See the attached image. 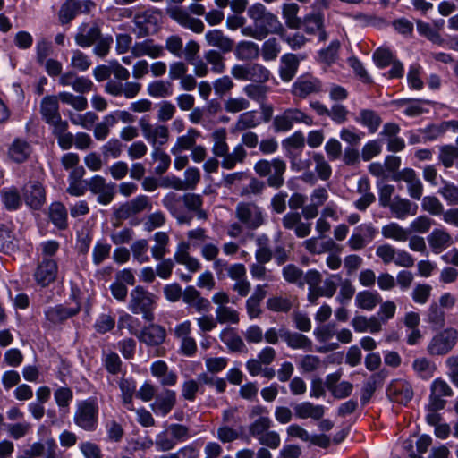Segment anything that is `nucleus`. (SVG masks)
Returning a JSON list of instances; mask_svg holds the SVG:
<instances>
[{"label":"nucleus","instance_id":"nucleus-1","mask_svg":"<svg viewBox=\"0 0 458 458\" xmlns=\"http://www.w3.org/2000/svg\"><path fill=\"white\" fill-rule=\"evenodd\" d=\"M249 18L253 25L246 26L241 30L245 37L257 40L265 39L269 34H282L284 25L279 18L261 3H255L247 10Z\"/></svg>","mask_w":458,"mask_h":458},{"label":"nucleus","instance_id":"nucleus-2","mask_svg":"<svg viewBox=\"0 0 458 458\" xmlns=\"http://www.w3.org/2000/svg\"><path fill=\"white\" fill-rule=\"evenodd\" d=\"M213 142L212 153L216 157H222L221 165L224 169L232 170L237 164H243L247 158V151L242 145H236L229 152L227 131L225 128L215 130L210 135Z\"/></svg>","mask_w":458,"mask_h":458},{"label":"nucleus","instance_id":"nucleus-3","mask_svg":"<svg viewBox=\"0 0 458 458\" xmlns=\"http://www.w3.org/2000/svg\"><path fill=\"white\" fill-rule=\"evenodd\" d=\"M254 171L260 177H267V183L269 187L279 189L284 183L286 163L280 158L271 161L261 159L255 163Z\"/></svg>","mask_w":458,"mask_h":458},{"label":"nucleus","instance_id":"nucleus-4","mask_svg":"<svg viewBox=\"0 0 458 458\" xmlns=\"http://www.w3.org/2000/svg\"><path fill=\"white\" fill-rule=\"evenodd\" d=\"M235 218L247 229L256 230L265 224V214L254 201H241L235 207Z\"/></svg>","mask_w":458,"mask_h":458},{"label":"nucleus","instance_id":"nucleus-5","mask_svg":"<svg viewBox=\"0 0 458 458\" xmlns=\"http://www.w3.org/2000/svg\"><path fill=\"white\" fill-rule=\"evenodd\" d=\"M151 208L152 203L149 198L146 195H139L114 208L113 216L115 222H114L113 225L119 226L123 221L133 218L139 214L146 210H150Z\"/></svg>","mask_w":458,"mask_h":458},{"label":"nucleus","instance_id":"nucleus-6","mask_svg":"<svg viewBox=\"0 0 458 458\" xmlns=\"http://www.w3.org/2000/svg\"><path fill=\"white\" fill-rule=\"evenodd\" d=\"M99 407L95 398L81 401L74 413V423L87 431L97 428Z\"/></svg>","mask_w":458,"mask_h":458},{"label":"nucleus","instance_id":"nucleus-7","mask_svg":"<svg viewBox=\"0 0 458 458\" xmlns=\"http://www.w3.org/2000/svg\"><path fill=\"white\" fill-rule=\"evenodd\" d=\"M231 74L240 81H250L256 83H264L269 80L270 72L264 65L258 63L235 64L231 69Z\"/></svg>","mask_w":458,"mask_h":458},{"label":"nucleus","instance_id":"nucleus-8","mask_svg":"<svg viewBox=\"0 0 458 458\" xmlns=\"http://www.w3.org/2000/svg\"><path fill=\"white\" fill-rule=\"evenodd\" d=\"M458 340V332L454 328H446L430 340L427 351L432 356H443L450 352Z\"/></svg>","mask_w":458,"mask_h":458},{"label":"nucleus","instance_id":"nucleus-9","mask_svg":"<svg viewBox=\"0 0 458 458\" xmlns=\"http://www.w3.org/2000/svg\"><path fill=\"white\" fill-rule=\"evenodd\" d=\"M86 184L89 191L97 196L99 204L106 206L114 200L116 187L114 182H107L104 177L95 175Z\"/></svg>","mask_w":458,"mask_h":458},{"label":"nucleus","instance_id":"nucleus-10","mask_svg":"<svg viewBox=\"0 0 458 458\" xmlns=\"http://www.w3.org/2000/svg\"><path fill=\"white\" fill-rule=\"evenodd\" d=\"M152 303V295L142 286H137L130 293L129 309L135 314L142 313L144 318L148 321L153 319L149 312Z\"/></svg>","mask_w":458,"mask_h":458},{"label":"nucleus","instance_id":"nucleus-11","mask_svg":"<svg viewBox=\"0 0 458 458\" xmlns=\"http://www.w3.org/2000/svg\"><path fill=\"white\" fill-rule=\"evenodd\" d=\"M143 137L152 145L154 149L165 145L169 140V130L165 125H152L147 119L139 121Z\"/></svg>","mask_w":458,"mask_h":458},{"label":"nucleus","instance_id":"nucleus-12","mask_svg":"<svg viewBox=\"0 0 458 458\" xmlns=\"http://www.w3.org/2000/svg\"><path fill=\"white\" fill-rule=\"evenodd\" d=\"M22 197L26 205L36 210L40 209L46 202L45 189L37 181H31L24 184Z\"/></svg>","mask_w":458,"mask_h":458},{"label":"nucleus","instance_id":"nucleus-13","mask_svg":"<svg viewBox=\"0 0 458 458\" xmlns=\"http://www.w3.org/2000/svg\"><path fill=\"white\" fill-rule=\"evenodd\" d=\"M393 179L394 181H403L407 184V191L411 199L416 200L421 199L423 184L413 169L404 168L397 172Z\"/></svg>","mask_w":458,"mask_h":458},{"label":"nucleus","instance_id":"nucleus-14","mask_svg":"<svg viewBox=\"0 0 458 458\" xmlns=\"http://www.w3.org/2000/svg\"><path fill=\"white\" fill-rule=\"evenodd\" d=\"M430 392L428 408L433 411L444 409L446 402L442 397L453 394L452 388L442 378H437L432 382Z\"/></svg>","mask_w":458,"mask_h":458},{"label":"nucleus","instance_id":"nucleus-15","mask_svg":"<svg viewBox=\"0 0 458 458\" xmlns=\"http://www.w3.org/2000/svg\"><path fill=\"white\" fill-rule=\"evenodd\" d=\"M166 13L181 26L190 29L193 32L201 33L204 30V23L199 19L191 17L186 10L180 6L166 8Z\"/></svg>","mask_w":458,"mask_h":458},{"label":"nucleus","instance_id":"nucleus-16","mask_svg":"<svg viewBox=\"0 0 458 458\" xmlns=\"http://www.w3.org/2000/svg\"><path fill=\"white\" fill-rule=\"evenodd\" d=\"M377 230L370 224H363L355 229V232L349 238L347 244L352 250H360L371 242Z\"/></svg>","mask_w":458,"mask_h":458},{"label":"nucleus","instance_id":"nucleus-17","mask_svg":"<svg viewBox=\"0 0 458 458\" xmlns=\"http://www.w3.org/2000/svg\"><path fill=\"white\" fill-rule=\"evenodd\" d=\"M141 89V84L135 81L123 83L115 80L108 81L105 85V91L114 97L124 96L126 98H135Z\"/></svg>","mask_w":458,"mask_h":458},{"label":"nucleus","instance_id":"nucleus-18","mask_svg":"<svg viewBox=\"0 0 458 458\" xmlns=\"http://www.w3.org/2000/svg\"><path fill=\"white\" fill-rule=\"evenodd\" d=\"M131 55L137 58L147 55L157 59L165 55V48L163 46L156 44L153 39L148 38L134 43L131 47Z\"/></svg>","mask_w":458,"mask_h":458},{"label":"nucleus","instance_id":"nucleus-19","mask_svg":"<svg viewBox=\"0 0 458 458\" xmlns=\"http://www.w3.org/2000/svg\"><path fill=\"white\" fill-rule=\"evenodd\" d=\"M280 337L291 349H299L304 352L312 351V341L308 336L301 333L292 332L286 328H281Z\"/></svg>","mask_w":458,"mask_h":458},{"label":"nucleus","instance_id":"nucleus-20","mask_svg":"<svg viewBox=\"0 0 458 458\" xmlns=\"http://www.w3.org/2000/svg\"><path fill=\"white\" fill-rule=\"evenodd\" d=\"M322 91V83L316 78H299L292 87L293 95L306 98L310 94Z\"/></svg>","mask_w":458,"mask_h":458},{"label":"nucleus","instance_id":"nucleus-21","mask_svg":"<svg viewBox=\"0 0 458 458\" xmlns=\"http://www.w3.org/2000/svg\"><path fill=\"white\" fill-rule=\"evenodd\" d=\"M182 301L189 307L193 308L198 313L208 312L210 310V301L201 296L194 286H187L183 291Z\"/></svg>","mask_w":458,"mask_h":458},{"label":"nucleus","instance_id":"nucleus-22","mask_svg":"<svg viewBox=\"0 0 458 458\" xmlns=\"http://www.w3.org/2000/svg\"><path fill=\"white\" fill-rule=\"evenodd\" d=\"M176 403V393L173 390L165 389L156 396L155 402L150 405L157 415L166 416Z\"/></svg>","mask_w":458,"mask_h":458},{"label":"nucleus","instance_id":"nucleus-23","mask_svg":"<svg viewBox=\"0 0 458 458\" xmlns=\"http://www.w3.org/2000/svg\"><path fill=\"white\" fill-rule=\"evenodd\" d=\"M181 201V197L177 196V194L174 192H170L164 197L162 203L176 218L180 225H190L193 216L180 209L179 204Z\"/></svg>","mask_w":458,"mask_h":458},{"label":"nucleus","instance_id":"nucleus-24","mask_svg":"<svg viewBox=\"0 0 458 458\" xmlns=\"http://www.w3.org/2000/svg\"><path fill=\"white\" fill-rule=\"evenodd\" d=\"M391 213L398 219H404L409 216H415L418 211V205L406 198L395 196L393 202L387 207Z\"/></svg>","mask_w":458,"mask_h":458},{"label":"nucleus","instance_id":"nucleus-25","mask_svg":"<svg viewBox=\"0 0 458 458\" xmlns=\"http://www.w3.org/2000/svg\"><path fill=\"white\" fill-rule=\"evenodd\" d=\"M101 37V30L96 23L89 25L83 23L80 26L75 36V42L81 47H89Z\"/></svg>","mask_w":458,"mask_h":458},{"label":"nucleus","instance_id":"nucleus-26","mask_svg":"<svg viewBox=\"0 0 458 458\" xmlns=\"http://www.w3.org/2000/svg\"><path fill=\"white\" fill-rule=\"evenodd\" d=\"M56 274L57 265L55 261L44 259L35 272V279L38 284L47 286L55 279Z\"/></svg>","mask_w":458,"mask_h":458},{"label":"nucleus","instance_id":"nucleus-27","mask_svg":"<svg viewBox=\"0 0 458 458\" xmlns=\"http://www.w3.org/2000/svg\"><path fill=\"white\" fill-rule=\"evenodd\" d=\"M357 192L361 194V197L354 201V207L360 211H365L376 200V197L371 192V186L369 180L367 177H362L358 181Z\"/></svg>","mask_w":458,"mask_h":458},{"label":"nucleus","instance_id":"nucleus-28","mask_svg":"<svg viewBox=\"0 0 458 458\" xmlns=\"http://www.w3.org/2000/svg\"><path fill=\"white\" fill-rule=\"evenodd\" d=\"M304 30L310 35H318V40L325 42L327 39V33L324 30L323 16L320 13H310L301 21Z\"/></svg>","mask_w":458,"mask_h":458},{"label":"nucleus","instance_id":"nucleus-29","mask_svg":"<svg viewBox=\"0 0 458 458\" xmlns=\"http://www.w3.org/2000/svg\"><path fill=\"white\" fill-rule=\"evenodd\" d=\"M205 39L208 46L217 47L223 53L231 52L234 46L233 40L220 30H208L205 34Z\"/></svg>","mask_w":458,"mask_h":458},{"label":"nucleus","instance_id":"nucleus-30","mask_svg":"<svg viewBox=\"0 0 458 458\" xmlns=\"http://www.w3.org/2000/svg\"><path fill=\"white\" fill-rule=\"evenodd\" d=\"M58 102L59 100L55 95H48L42 98L39 111L47 123L61 117Z\"/></svg>","mask_w":458,"mask_h":458},{"label":"nucleus","instance_id":"nucleus-31","mask_svg":"<svg viewBox=\"0 0 458 458\" xmlns=\"http://www.w3.org/2000/svg\"><path fill=\"white\" fill-rule=\"evenodd\" d=\"M184 207L195 215L197 219L206 221L208 212L203 208V198L199 194L186 193L182 197Z\"/></svg>","mask_w":458,"mask_h":458},{"label":"nucleus","instance_id":"nucleus-32","mask_svg":"<svg viewBox=\"0 0 458 458\" xmlns=\"http://www.w3.org/2000/svg\"><path fill=\"white\" fill-rule=\"evenodd\" d=\"M139 339L148 345H159L165 339V330L158 325L152 324L145 327L139 335Z\"/></svg>","mask_w":458,"mask_h":458},{"label":"nucleus","instance_id":"nucleus-33","mask_svg":"<svg viewBox=\"0 0 458 458\" xmlns=\"http://www.w3.org/2000/svg\"><path fill=\"white\" fill-rule=\"evenodd\" d=\"M295 416L301 420L313 419L318 420L322 419L325 413V408L322 405H315L310 402H303L293 407Z\"/></svg>","mask_w":458,"mask_h":458},{"label":"nucleus","instance_id":"nucleus-34","mask_svg":"<svg viewBox=\"0 0 458 458\" xmlns=\"http://www.w3.org/2000/svg\"><path fill=\"white\" fill-rule=\"evenodd\" d=\"M199 137L200 132L197 129L189 128L185 135L177 138L176 142L171 148V153L177 156L184 150H191Z\"/></svg>","mask_w":458,"mask_h":458},{"label":"nucleus","instance_id":"nucleus-35","mask_svg":"<svg viewBox=\"0 0 458 458\" xmlns=\"http://www.w3.org/2000/svg\"><path fill=\"white\" fill-rule=\"evenodd\" d=\"M133 23L139 29V38L148 36L151 27L157 24L155 13L149 10L138 13L133 18Z\"/></svg>","mask_w":458,"mask_h":458},{"label":"nucleus","instance_id":"nucleus-36","mask_svg":"<svg viewBox=\"0 0 458 458\" xmlns=\"http://www.w3.org/2000/svg\"><path fill=\"white\" fill-rule=\"evenodd\" d=\"M79 307L76 308H65L62 305H57L55 307L49 308L46 312L45 316L47 320L51 325H57L69 318L73 317L79 312Z\"/></svg>","mask_w":458,"mask_h":458},{"label":"nucleus","instance_id":"nucleus-37","mask_svg":"<svg viewBox=\"0 0 458 458\" xmlns=\"http://www.w3.org/2000/svg\"><path fill=\"white\" fill-rule=\"evenodd\" d=\"M300 60L294 54H286L281 57V66L279 70L280 77L284 81H290L295 76Z\"/></svg>","mask_w":458,"mask_h":458},{"label":"nucleus","instance_id":"nucleus-38","mask_svg":"<svg viewBox=\"0 0 458 458\" xmlns=\"http://www.w3.org/2000/svg\"><path fill=\"white\" fill-rule=\"evenodd\" d=\"M390 396H392L395 402L401 403H406L411 400L413 396V391L411 386L403 381H396L390 385L387 389Z\"/></svg>","mask_w":458,"mask_h":458},{"label":"nucleus","instance_id":"nucleus-39","mask_svg":"<svg viewBox=\"0 0 458 458\" xmlns=\"http://www.w3.org/2000/svg\"><path fill=\"white\" fill-rule=\"evenodd\" d=\"M30 153V145L21 139H15L8 149L9 157L16 163H22L26 161Z\"/></svg>","mask_w":458,"mask_h":458},{"label":"nucleus","instance_id":"nucleus-40","mask_svg":"<svg viewBox=\"0 0 458 458\" xmlns=\"http://www.w3.org/2000/svg\"><path fill=\"white\" fill-rule=\"evenodd\" d=\"M428 242L433 251L439 253L452 244V237L443 229H435L428 235Z\"/></svg>","mask_w":458,"mask_h":458},{"label":"nucleus","instance_id":"nucleus-41","mask_svg":"<svg viewBox=\"0 0 458 458\" xmlns=\"http://www.w3.org/2000/svg\"><path fill=\"white\" fill-rule=\"evenodd\" d=\"M219 338L232 352H242L245 349L244 342L234 328H224L219 334Z\"/></svg>","mask_w":458,"mask_h":458},{"label":"nucleus","instance_id":"nucleus-42","mask_svg":"<svg viewBox=\"0 0 458 458\" xmlns=\"http://www.w3.org/2000/svg\"><path fill=\"white\" fill-rule=\"evenodd\" d=\"M234 53L238 60L251 61L259 57L260 49L255 42L241 41L237 44Z\"/></svg>","mask_w":458,"mask_h":458},{"label":"nucleus","instance_id":"nucleus-43","mask_svg":"<svg viewBox=\"0 0 458 458\" xmlns=\"http://www.w3.org/2000/svg\"><path fill=\"white\" fill-rule=\"evenodd\" d=\"M259 123L260 121L257 117L255 111L245 112L238 116L232 129V132L236 133L249 131L256 128Z\"/></svg>","mask_w":458,"mask_h":458},{"label":"nucleus","instance_id":"nucleus-44","mask_svg":"<svg viewBox=\"0 0 458 458\" xmlns=\"http://www.w3.org/2000/svg\"><path fill=\"white\" fill-rule=\"evenodd\" d=\"M382 299L377 292L362 291L360 292L355 298V303L358 308L365 310H372L379 303Z\"/></svg>","mask_w":458,"mask_h":458},{"label":"nucleus","instance_id":"nucleus-45","mask_svg":"<svg viewBox=\"0 0 458 458\" xmlns=\"http://www.w3.org/2000/svg\"><path fill=\"white\" fill-rule=\"evenodd\" d=\"M123 406L129 411H134L133 395L136 394V384L128 378H122L119 383Z\"/></svg>","mask_w":458,"mask_h":458},{"label":"nucleus","instance_id":"nucleus-46","mask_svg":"<svg viewBox=\"0 0 458 458\" xmlns=\"http://www.w3.org/2000/svg\"><path fill=\"white\" fill-rule=\"evenodd\" d=\"M4 207L9 211H14L21 208L22 200L19 191L14 188L4 189L0 193Z\"/></svg>","mask_w":458,"mask_h":458},{"label":"nucleus","instance_id":"nucleus-47","mask_svg":"<svg viewBox=\"0 0 458 458\" xmlns=\"http://www.w3.org/2000/svg\"><path fill=\"white\" fill-rule=\"evenodd\" d=\"M299 5L295 3L284 4L282 7V15L285 25L293 30L301 26V20L298 17Z\"/></svg>","mask_w":458,"mask_h":458},{"label":"nucleus","instance_id":"nucleus-48","mask_svg":"<svg viewBox=\"0 0 458 458\" xmlns=\"http://www.w3.org/2000/svg\"><path fill=\"white\" fill-rule=\"evenodd\" d=\"M381 233L385 238L397 242H405L409 239V231L394 222L384 225Z\"/></svg>","mask_w":458,"mask_h":458},{"label":"nucleus","instance_id":"nucleus-49","mask_svg":"<svg viewBox=\"0 0 458 458\" xmlns=\"http://www.w3.org/2000/svg\"><path fill=\"white\" fill-rule=\"evenodd\" d=\"M59 101L70 105L76 111H84L88 107V100L85 97L74 95L70 92L63 91L56 95Z\"/></svg>","mask_w":458,"mask_h":458},{"label":"nucleus","instance_id":"nucleus-50","mask_svg":"<svg viewBox=\"0 0 458 458\" xmlns=\"http://www.w3.org/2000/svg\"><path fill=\"white\" fill-rule=\"evenodd\" d=\"M216 318L218 324H238L239 312L229 306H218L216 309Z\"/></svg>","mask_w":458,"mask_h":458},{"label":"nucleus","instance_id":"nucleus-51","mask_svg":"<svg viewBox=\"0 0 458 458\" xmlns=\"http://www.w3.org/2000/svg\"><path fill=\"white\" fill-rule=\"evenodd\" d=\"M200 180V173L196 167H189L184 173V182L178 180L174 188L176 190L194 189Z\"/></svg>","mask_w":458,"mask_h":458},{"label":"nucleus","instance_id":"nucleus-52","mask_svg":"<svg viewBox=\"0 0 458 458\" xmlns=\"http://www.w3.org/2000/svg\"><path fill=\"white\" fill-rule=\"evenodd\" d=\"M155 246L151 248V253L155 259L161 260L167 252L169 236L165 232H157L154 235Z\"/></svg>","mask_w":458,"mask_h":458},{"label":"nucleus","instance_id":"nucleus-53","mask_svg":"<svg viewBox=\"0 0 458 458\" xmlns=\"http://www.w3.org/2000/svg\"><path fill=\"white\" fill-rule=\"evenodd\" d=\"M268 238L265 235L257 239L258 248L255 251V259L259 263H268L273 258V252L268 244Z\"/></svg>","mask_w":458,"mask_h":458},{"label":"nucleus","instance_id":"nucleus-54","mask_svg":"<svg viewBox=\"0 0 458 458\" xmlns=\"http://www.w3.org/2000/svg\"><path fill=\"white\" fill-rule=\"evenodd\" d=\"M81 4L75 0H67L61 7L59 20L63 24L70 22L79 13Z\"/></svg>","mask_w":458,"mask_h":458},{"label":"nucleus","instance_id":"nucleus-55","mask_svg":"<svg viewBox=\"0 0 458 458\" xmlns=\"http://www.w3.org/2000/svg\"><path fill=\"white\" fill-rule=\"evenodd\" d=\"M16 247V239L13 231L4 225H0V251L9 253Z\"/></svg>","mask_w":458,"mask_h":458},{"label":"nucleus","instance_id":"nucleus-56","mask_svg":"<svg viewBox=\"0 0 458 458\" xmlns=\"http://www.w3.org/2000/svg\"><path fill=\"white\" fill-rule=\"evenodd\" d=\"M50 219L60 229L67 226V211L65 207L59 203H53L50 207Z\"/></svg>","mask_w":458,"mask_h":458},{"label":"nucleus","instance_id":"nucleus-57","mask_svg":"<svg viewBox=\"0 0 458 458\" xmlns=\"http://www.w3.org/2000/svg\"><path fill=\"white\" fill-rule=\"evenodd\" d=\"M356 120L362 125L368 127L371 132H375L381 123L380 117L374 111L369 109L361 110Z\"/></svg>","mask_w":458,"mask_h":458},{"label":"nucleus","instance_id":"nucleus-58","mask_svg":"<svg viewBox=\"0 0 458 458\" xmlns=\"http://www.w3.org/2000/svg\"><path fill=\"white\" fill-rule=\"evenodd\" d=\"M147 91L154 98H166L172 95L171 83L165 81H155L148 85Z\"/></svg>","mask_w":458,"mask_h":458},{"label":"nucleus","instance_id":"nucleus-59","mask_svg":"<svg viewBox=\"0 0 458 458\" xmlns=\"http://www.w3.org/2000/svg\"><path fill=\"white\" fill-rule=\"evenodd\" d=\"M293 307L290 298L284 296H273L267 299V308L274 312H288Z\"/></svg>","mask_w":458,"mask_h":458},{"label":"nucleus","instance_id":"nucleus-60","mask_svg":"<svg viewBox=\"0 0 458 458\" xmlns=\"http://www.w3.org/2000/svg\"><path fill=\"white\" fill-rule=\"evenodd\" d=\"M272 426V420L269 417L257 418L250 426L249 433L251 437L258 439L269 430Z\"/></svg>","mask_w":458,"mask_h":458},{"label":"nucleus","instance_id":"nucleus-61","mask_svg":"<svg viewBox=\"0 0 458 458\" xmlns=\"http://www.w3.org/2000/svg\"><path fill=\"white\" fill-rule=\"evenodd\" d=\"M412 368L423 378L431 377L437 369L436 365L427 358L416 359Z\"/></svg>","mask_w":458,"mask_h":458},{"label":"nucleus","instance_id":"nucleus-62","mask_svg":"<svg viewBox=\"0 0 458 458\" xmlns=\"http://www.w3.org/2000/svg\"><path fill=\"white\" fill-rule=\"evenodd\" d=\"M268 89V87L261 85L260 83L249 84L243 88V91L247 95V97L260 104H262L266 100Z\"/></svg>","mask_w":458,"mask_h":458},{"label":"nucleus","instance_id":"nucleus-63","mask_svg":"<svg viewBox=\"0 0 458 458\" xmlns=\"http://www.w3.org/2000/svg\"><path fill=\"white\" fill-rule=\"evenodd\" d=\"M131 250L134 259L139 263L142 264L149 261V256L148 255V242L147 240L141 239L135 241L131 244Z\"/></svg>","mask_w":458,"mask_h":458},{"label":"nucleus","instance_id":"nucleus-64","mask_svg":"<svg viewBox=\"0 0 458 458\" xmlns=\"http://www.w3.org/2000/svg\"><path fill=\"white\" fill-rule=\"evenodd\" d=\"M283 276L284 280L291 284H296L302 287L304 285L303 272L295 265L289 264L283 268Z\"/></svg>","mask_w":458,"mask_h":458}]
</instances>
